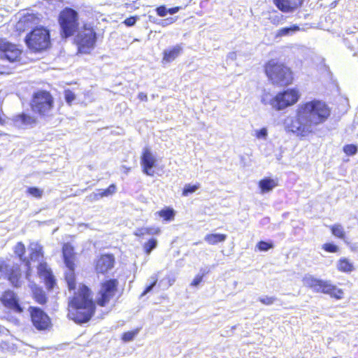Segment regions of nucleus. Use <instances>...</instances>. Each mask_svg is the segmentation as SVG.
Listing matches in <instances>:
<instances>
[{
  "instance_id": "1",
  "label": "nucleus",
  "mask_w": 358,
  "mask_h": 358,
  "mask_svg": "<svg viewBox=\"0 0 358 358\" xmlns=\"http://www.w3.org/2000/svg\"><path fill=\"white\" fill-rule=\"evenodd\" d=\"M329 115L330 109L324 102L313 100L301 106L296 116L287 117L285 127L297 136H306L313 131V126L325 122Z\"/></svg>"
},
{
  "instance_id": "2",
  "label": "nucleus",
  "mask_w": 358,
  "mask_h": 358,
  "mask_svg": "<svg viewBox=\"0 0 358 358\" xmlns=\"http://www.w3.org/2000/svg\"><path fill=\"white\" fill-rule=\"evenodd\" d=\"M95 309L91 290L82 285L69 303L68 316L77 324L85 323L92 318Z\"/></svg>"
},
{
  "instance_id": "3",
  "label": "nucleus",
  "mask_w": 358,
  "mask_h": 358,
  "mask_svg": "<svg viewBox=\"0 0 358 358\" xmlns=\"http://www.w3.org/2000/svg\"><path fill=\"white\" fill-rule=\"evenodd\" d=\"M265 73L273 85L286 86L292 81L290 69L275 59L268 61L264 66Z\"/></svg>"
},
{
  "instance_id": "4",
  "label": "nucleus",
  "mask_w": 358,
  "mask_h": 358,
  "mask_svg": "<svg viewBox=\"0 0 358 358\" xmlns=\"http://www.w3.org/2000/svg\"><path fill=\"white\" fill-rule=\"evenodd\" d=\"M54 100L52 95L46 91H39L33 96L31 107L41 119L48 120L52 116Z\"/></svg>"
},
{
  "instance_id": "5",
  "label": "nucleus",
  "mask_w": 358,
  "mask_h": 358,
  "mask_svg": "<svg viewBox=\"0 0 358 358\" xmlns=\"http://www.w3.org/2000/svg\"><path fill=\"white\" fill-rule=\"evenodd\" d=\"M302 282L304 286L312 289L315 292L327 294L337 299L343 298V292L342 289L337 288L329 281L317 279L310 274H306Z\"/></svg>"
},
{
  "instance_id": "6",
  "label": "nucleus",
  "mask_w": 358,
  "mask_h": 358,
  "mask_svg": "<svg viewBox=\"0 0 358 358\" xmlns=\"http://www.w3.org/2000/svg\"><path fill=\"white\" fill-rule=\"evenodd\" d=\"M61 34L64 38L73 36L78 29V13L71 8H65L59 13Z\"/></svg>"
},
{
  "instance_id": "7",
  "label": "nucleus",
  "mask_w": 358,
  "mask_h": 358,
  "mask_svg": "<svg viewBox=\"0 0 358 358\" xmlns=\"http://www.w3.org/2000/svg\"><path fill=\"white\" fill-rule=\"evenodd\" d=\"M25 42L28 48L35 52L44 50L50 43V32L43 27H37L27 34Z\"/></svg>"
},
{
  "instance_id": "8",
  "label": "nucleus",
  "mask_w": 358,
  "mask_h": 358,
  "mask_svg": "<svg viewBox=\"0 0 358 358\" xmlns=\"http://www.w3.org/2000/svg\"><path fill=\"white\" fill-rule=\"evenodd\" d=\"M76 40L80 52L89 53L94 47L96 41V34L92 27L85 24L83 29L76 36Z\"/></svg>"
},
{
  "instance_id": "9",
  "label": "nucleus",
  "mask_w": 358,
  "mask_h": 358,
  "mask_svg": "<svg viewBox=\"0 0 358 358\" xmlns=\"http://www.w3.org/2000/svg\"><path fill=\"white\" fill-rule=\"evenodd\" d=\"M20 267L18 264H8L4 259L0 258V278L8 279L13 286L19 287L21 285Z\"/></svg>"
},
{
  "instance_id": "10",
  "label": "nucleus",
  "mask_w": 358,
  "mask_h": 358,
  "mask_svg": "<svg viewBox=\"0 0 358 358\" xmlns=\"http://www.w3.org/2000/svg\"><path fill=\"white\" fill-rule=\"evenodd\" d=\"M117 286L118 281L116 279H109L102 282L96 297L97 304L105 306L115 295Z\"/></svg>"
},
{
  "instance_id": "11",
  "label": "nucleus",
  "mask_w": 358,
  "mask_h": 358,
  "mask_svg": "<svg viewBox=\"0 0 358 358\" xmlns=\"http://www.w3.org/2000/svg\"><path fill=\"white\" fill-rule=\"evenodd\" d=\"M38 120L29 114L22 113L13 115L10 118L6 117L4 125L13 126L19 129H28L36 126Z\"/></svg>"
},
{
  "instance_id": "12",
  "label": "nucleus",
  "mask_w": 358,
  "mask_h": 358,
  "mask_svg": "<svg viewBox=\"0 0 358 358\" xmlns=\"http://www.w3.org/2000/svg\"><path fill=\"white\" fill-rule=\"evenodd\" d=\"M21 53V50L16 45L0 38V59H6L10 62H17L19 60Z\"/></svg>"
},
{
  "instance_id": "13",
  "label": "nucleus",
  "mask_w": 358,
  "mask_h": 358,
  "mask_svg": "<svg viewBox=\"0 0 358 358\" xmlns=\"http://www.w3.org/2000/svg\"><path fill=\"white\" fill-rule=\"evenodd\" d=\"M31 322L33 325L39 331L47 329L50 325L48 315L40 308L29 306Z\"/></svg>"
},
{
  "instance_id": "14",
  "label": "nucleus",
  "mask_w": 358,
  "mask_h": 358,
  "mask_svg": "<svg viewBox=\"0 0 358 358\" xmlns=\"http://www.w3.org/2000/svg\"><path fill=\"white\" fill-rule=\"evenodd\" d=\"M0 301L5 308L16 313H23V308L20 304L19 298L13 290H6L0 296Z\"/></svg>"
},
{
  "instance_id": "15",
  "label": "nucleus",
  "mask_w": 358,
  "mask_h": 358,
  "mask_svg": "<svg viewBox=\"0 0 358 358\" xmlns=\"http://www.w3.org/2000/svg\"><path fill=\"white\" fill-rule=\"evenodd\" d=\"M278 104V110H282L287 106L295 103L299 98V92L294 89H288L283 92L277 94Z\"/></svg>"
},
{
  "instance_id": "16",
  "label": "nucleus",
  "mask_w": 358,
  "mask_h": 358,
  "mask_svg": "<svg viewBox=\"0 0 358 358\" xmlns=\"http://www.w3.org/2000/svg\"><path fill=\"white\" fill-rule=\"evenodd\" d=\"M156 158L152 154L149 148L143 149V155L141 158V164L143 167V171L145 174L150 176H154L152 168L155 166Z\"/></svg>"
},
{
  "instance_id": "17",
  "label": "nucleus",
  "mask_w": 358,
  "mask_h": 358,
  "mask_svg": "<svg viewBox=\"0 0 358 358\" xmlns=\"http://www.w3.org/2000/svg\"><path fill=\"white\" fill-rule=\"evenodd\" d=\"M115 263V257L113 255H103L96 261L95 269L99 273H105L110 270Z\"/></svg>"
},
{
  "instance_id": "18",
  "label": "nucleus",
  "mask_w": 358,
  "mask_h": 358,
  "mask_svg": "<svg viewBox=\"0 0 358 358\" xmlns=\"http://www.w3.org/2000/svg\"><path fill=\"white\" fill-rule=\"evenodd\" d=\"M275 6L282 12H292L300 6L303 0H273Z\"/></svg>"
},
{
  "instance_id": "19",
  "label": "nucleus",
  "mask_w": 358,
  "mask_h": 358,
  "mask_svg": "<svg viewBox=\"0 0 358 358\" xmlns=\"http://www.w3.org/2000/svg\"><path fill=\"white\" fill-rule=\"evenodd\" d=\"M183 47L182 44H177L164 50L163 60L166 62H171L175 60L182 52Z\"/></svg>"
},
{
  "instance_id": "20",
  "label": "nucleus",
  "mask_w": 358,
  "mask_h": 358,
  "mask_svg": "<svg viewBox=\"0 0 358 358\" xmlns=\"http://www.w3.org/2000/svg\"><path fill=\"white\" fill-rule=\"evenodd\" d=\"M62 255L66 266L74 264L75 254L74 248L69 243H65L62 248Z\"/></svg>"
},
{
  "instance_id": "21",
  "label": "nucleus",
  "mask_w": 358,
  "mask_h": 358,
  "mask_svg": "<svg viewBox=\"0 0 358 358\" xmlns=\"http://www.w3.org/2000/svg\"><path fill=\"white\" fill-rule=\"evenodd\" d=\"M30 259L34 262H41L43 258V247L38 243H31L29 245Z\"/></svg>"
},
{
  "instance_id": "22",
  "label": "nucleus",
  "mask_w": 358,
  "mask_h": 358,
  "mask_svg": "<svg viewBox=\"0 0 358 358\" xmlns=\"http://www.w3.org/2000/svg\"><path fill=\"white\" fill-rule=\"evenodd\" d=\"M99 191L100 192L93 193V194H90V198L92 200H98L103 197H107V196H111L116 192L117 187H116L115 185L112 184L107 189H99Z\"/></svg>"
},
{
  "instance_id": "23",
  "label": "nucleus",
  "mask_w": 358,
  "mask_h": 358,
  "mask_svg": "<svg viewBox=\"0 0 358 358\" xmlns=\"http://www.w3.org/2000/svg\"><path fill=\"white\" fill-rule=\"evenodd\" d=\"M67 271L65 272V279L68 285L69 290L75 289L76 288V278H75V264L66 266Z\"/></svg>"
},
{
  "instance_id": "24",
  "label": "nucleus",
  "mask_w": 358,
  "mask_h": 358,
  "mask_svg": "<svg viewBox=\"0 0 358 358\" xmlns=\"http://www.w3.org/2000/svg\"><path fill=\"white\" fill-rule=\"evenodd\" d=\"M261 102L264 105H270L271 107L278 110V96H273V95L268 92H264L261 98Z\"/></svg>"
},
{
  "instance_id": "25",
  "label": "nucleus",
  "mask_w": 358,
  "mask_h": 358,
  "mask_svg": "<svg viewBox=\"0 0 358 358\" xmlns=\"http://www.w3.org/2000/svg\"><path fill=\"white\" fill-rule=\"evenodd\" d=\"M277 186V182L271 178H265L259 182V187L263 193L271 191Z\"/></svg>"
},
{
  "instance_id": "26",
  "label": "nucleus",
  "mask_w": 358,
  "mask_h": 358,
  "mask_svg": "<svg viewBox=\"0 0 358 358\" xmlns=\"http://www.w3.org/2000/svg\"><path fill=\"white\" fill-rule=\"evenodd\" d=\"M14 252L17 255L20 261L25 263L26 266L29 268L30 267V261L24 257L25 253V247L22 242L17 243L14 248Z\"/></svg>"
},
{
  "instance_id": "27",
  "label": "nucleus",
  "mask_w": 358,
  "mask_h": 358,
  "mask_svg": "<svg viewBox=\"0 0 358 358\" xmlns=\"http://www.w3.org/2000/svg\"><path fill=\"white\" fill-rule=\"evenodd\" d=\"M227 239V235L222 234H207L204 240L210 245H215L218 243L225 241Z\"/></svg>"
},
{
  "instance_id": "28",
  "label": "nucleus",
  "mask_w": 358,
  "mask_h": 358,
  "mask_svg": "<svg viewBox=\"0 0 358 358\" xmlns=\"http://www.w3.org/2000/svg\"><path fill=\"white\" fill-rule=\"evenodd\" d=\"M181 9V7L176 6L167 8L166 6L162 5L156 8L155 11L160 17H165L167 14L174 15Z\"/></svg>"
},
{
  "instance_id": "29",
  "label": "nucleus",
  "mask_w": 358,
  "mask_h": 358,
  "mask_svg": "<svg viewBox=\"0 0 358 358\" xmlns=\"http://www.w3.org/2000/svg\"><path fill=\"white\" fill-rule=\"evenodd\" d=\"M338 269L343 272H351L354 270V266L348 259L341 258L338 263Z\"/></svg>"
},
{
  "instance_id": "30",
  "label": "nucleus",
  "mask_w": 358,
  "mask_h": 358,
  "mask_svg": "<svg viewBox=\"0 0 358 358\" xmlns=\"http://www.w3.org/2000/svg\"><path fill=\"white\" fill-rule=\"evenodd\" d=\"M34 297L37 303L43 305L47 302V297L45 292L41 288H36L34 292Z\"/></svg>"
},
{
  "instance_id": "31",
  "label": "nucleus",
  "mask_w": 358,
  "mask_h": 358,
  "mask_svg": "<svg viewBox=\"0 0 358 358\" xmlns=\"http://www.w3.org/2000/svg\"><path fill=\"white\" fill-rule=\"evenodd\" d=\"M157 213H158L159 215L164 218V220L166 221L173 220L175 216V211L173 208H164Z\"/></svg>"
},
{
  "instance_id": "32",
  "label": "nucleus",
  "mask_w": 358,
  "mask_h": 358,
  "mask_svg": "<svg viewBox=\"0 0 358 358\" xmlns=\"http://www.w3.org/2000/svg\"><path fill=\"white\" fill-rule=\"evenodd\" d=\"M331 231L334 236L341 238L344 239L345 236V232L343 226L340 224H336L331 226Z\"/></svg>"
},
{
  "instance_id": "33",
  "label": "nucleus",
  "mask_w": 358,
  "mask_h": 358,
  "mask_svg": "<svg viewBox=\"0 0 358 358\" xmlns=\"http://www.w3.org/2000/svg\"><path fill=\"white\" fill-rule=\"evenodd\" d=\"M299 30V27L297 25H292L287 27H283L278 30L277 36H284L290 35Z\"/></svg>"
},
{
  "instance_id": "34",
  "label": "nucleus",
  "mask_w": 358,
  "mask_h": 358,
  "mask_svg": "<svg viewBox=\"0 0 358 358\" xmlns=\"http://www.w3.org/2000/svg\"><path fill=\"white\" fill-rule=\"evenodd\" d=\"M200 188V184L196 183L194 185L186 184L183 188L182 195L183 196H187L195 192L197 189Z\"/></svg>"
},
{
  "instance_id": "35",
  "label": "nucleus",
  "mask_w": 358,
  "mask_h": 358,
  "mask_svg": "<svg viewBox=\"0 0 358 358\" xmlns=\"http://www.w3.org/2000/svg\"><path fill=\"white\" fill-rule=\"evenodd\" d=\"M158 281V278L157 275H153L150 277L148 279V282H150L149 285H148L143 291V292L141 294V296H143L146 295L148 293L150 292L154 287L156 285L157 282Z\"/></svg>"
},
{
  "instance_id": "36",
  "label": "nucleus",
  "mask_w": 358,
  "mask_h": 358,
  "mask_svg": "<svg viewBox=\"0 0 358 358\" xmlns=\"http://www.w3.org/2000/svg\"><path fill=\"white\" fill-rule=\"evenodd\" d=\"M26 192L36 199L42 198L43 195V189L36 187H30L27 189Z\"/></svg>"
},
{
  "instance_id": "37",
  "label": "nucleus",
  "mask_w": 358,
  "mask_h": 358,
  "mask_svg": "<svg viewBox=\"0 0 358 358\" xmlns=\"http://www.w3.org/2000/svg\"><path fill=\"white\" fill-rule=\"evenodd\" d=\"M157 245V241L155 238L150 239L144 245V250L146 254L149 255Z\"/></svg>"
},
{
  "instance_id": "38",
  "label": "nucleus",
  "mask_w": 358,
  "mask_h": 358,
  "mask_svg": "<svg viewBox=\"0 0 358 358\" xmlns=\"http://www.w3.org/2000/svg\"><path fill=\"white\" fill-rule=\"evenodd\" d=\"M358 148L354 144L346 145L343 148L344 152L349 156H353L357 152Z\"/></svg>"
},
{
  "instance_id": "39",
  "label": "nucleus",
  "mask_w": 358,
  "mask_h": 358,
  "mask_svg": "<svg viewBox=\"0 0 358 358\" xmlns=\"http://www.w3.org/2000/svg\"><path fill=\"white\" fill-rule=\"evenodd\" d=\"M258 300L264 305L270 306L277 301V298L275 296H263L259 297Z\"/></svg>"
},
{
  "instance_id": "40",
  "label": "nucleus",
  "mask_w": 358,
  "mask_h": 358,
  "mask_svg": "<svg viewBox=\"0 0 358 358\" xmlns=\"http://www.w3.org/2000/svg\"><path fill=\"white\" fill-rule=\"evenodd\" d=\"M178 19V17H169L166 19L159 20L156 23L162 27H166L175 22Z\"/></svg>"
},
{
  "instance_id": "41",
  "label": "nucleus",
  "mask_w": 358,
  "mask_h": 358,
  "mask_svg": "<svg viewBox=\"0 0 358 358\" xmlns=\"http://www.w3.org/2000/svg\"><path fill=\"white\" fill-rule=\"evenodd\" d=\"M138 334V329H136L131 331H127L122 335V338L124 341L129 342L132 341Z\"/></svg>"
},
{
  "instance_id": "42",
  "label": "nucleus",
  "mask_w": 358,
  "mask_h": 358,
  "mask_svg": "<svg viewBox=\"0 0 358 358\" xmlns=\"http://www.w3.org/2000/svg\"><path fill=\"white\" fill-rule=\"evenodd\" d=\"M257 247L261 251H268L273 247V243L261 241L258 243Z\"/></svg>"
},
{
  "instance_id": "43",
  "label": "nucleus",
  "mask_w": 358,
  "mask_h": 358,
  "mask_svg": "<svg viewBox=\"0 0 358 358\" xmlns=\"http://www.w3.org/2000/svg\"><path fill=\"white\" fill-rule=\"evenodd\" d=\"M322 248L329 252H336L338 250V247L333 243H325L322 245Z\"/></svg>"
},
{
  "instance_id": "44",
  "label": "nucleus",
  "mask_w": 358,
  "mask_h": 358,
  "mask_svg": "<svg viewBox=\"0 0 358 358\" xmlns=\"http://www.w3.org/2000/svg\"><path fill=\"white\" fill-rule=\"evenodd\" d=\"M138 17L137 16H132L124 20V24L127 27L134 26Z\"/></svg>"
},
{
  "instance_id": "45",
  "label": "nucleus",
  "mask_w": 358,
  "mask_h": 358,
  "mask_svg": "<svg viewBox=\"0 0 358 358\" xmlns=\"http://www.w3.org/2000/svg\"><path fill=\"white\" fill-rule=\"evenodd\" d=\"M65 100L68 103H71L76 98L73 92L70 90L65 91Z\"/></svg>"
},
{
  "instance_id": "46",
  "label": "nucleus",
  "mask_w": 358,
  "mask_h": 358,
  "mask_svg": "<svg viewBox=\"0 0 358 358\" xmlns=\"http://www.w3.org/2000/svg\"><path fill=\"white\" fill-rule=\"evenodd\" d=\"M39 264L38 265V271L40 274H46L48 273L47 271V265L45 263L39 262Z\"/></svg>"
},
{
  "instance_id": "47",
  "label": "nucleus",
  "mask_w": 358,
  "mask_h": 358,
  "mask_svg": "<svg viewBox=\"0 0 358 358\" xmlns=\"http://www.w3.org/2000/svg\"><path fill=\"white\" fill-rule=\"evenodd\" d=\"M257 137L258 138H266L267 136V130L266 128H262L258 131H257Z\"/></svg>"
},
{
  "instance_id": "48",
  "label": "nucleus",
  "mask_w": 358,
  "mask_h": 358,
  "mask_svg": "<svg viewBox=\"0 0 358 358\" xmlns=\"http://www.w3.org/2000/svg\"><path fill=\"white\" fill-rule=\"evenodd\" d=\"M147 234V228H140L135 231L134 235L136 236H142Z\"/></svg>"
},
{
  "instance_id": "49",
  "label": "nucleus",
  "mask_w": 358,
  "mask_h": 358,
  "mask_svg": "<svg viewBox=\"0 0 358 358\" xmlns=\"http://www.w3.org/2000/svg\"><path fill=\"white\" fill-rule=\"evenodd\" d=\"M203 278H202V275H197L194 279L193 280V281L191 283V285L192 286H198L201 282L202 281Z\"/></svg>"
},
{
  "instance_id": "50",
  "label": "nucleus",
  "mask_w": 358,
  "mask_h": 358,
  "mask_svg": "<svg viewBox=\"0 0 358 358\" xmlns=\"http://www.w3.org/2000/svg\"><path fill=\"white\" fill-rule=\"evenodd\" d=\"M160 232L159 228H147V234L154 235L158 234Z\"/></svg>"
},
{
  "instance_id": "51",
  "label": "nucleus",
  "mask_w": 358,
  "mask_h": 358,
  "mask_svg": "<svg viewBox=\"0 0 358 358\" xmlns=\"http://www.w3.org/2000/svg\"><path fill=\"white\" fill-rule=\"evenodd\" d=\"M236 59V53L235 52H229L227 55V60L234 61Z\"/></svg>"
},
{
  "instance_id": "52",
  "label": "nucleus",
  "mask_w": 358,
  "mask_h": 358,
  "mask_svg": "<svg viewBox=\"0 0 358 358\" xmlns=\"http://www.w3.org/2000/svg\"><path fill=\"white\" fill-rule=\"evenodd\" d=\"M210 271V269L208 267L202 268L200 269V273L199 275H202V278L205 275L208 273Z\"/></svg>"
},
{
  "instance_id": "53",
  "label": "nucleus",
  "mask_w": 358,
  "mask_h": 358,
  "mask_svg": "<svg viewBox=\"0 0 358 358\" xmlns=\"http://www.w3.org/2000/svg\"><path fill=\"white\" fill-rule=\"evenodd\" d=\"M47 283H48V286L50 289L52 288L53 284H54V280H53L52 276L47 277Z\"/></svg>"
},
{
  "instance_id": "54",
  "label": "nucleus",
  "mask_w": 358,
  "mask_h": 358,
  "mask_svg": "<svg viewBox=\"0 0 358 358\" xmlns=\"http://www.w3.org/2000/svg\"><path fill=\"white\" fill-rule=\"evenodd\" d=\"M168 280H169V283L166 285V287H169V286H171L173 282H174L173 280H171L169 278H168Z\"/></svg>"
},
{
  "instance_id": "55",
  "label": "nucleus",
  "mask_w": 358,
  "mask_h": 358,
  "mask_svg": "<svg viewBox=\"0 0 358 358\" xmlns=\"http://www.w3.org/2000/svg\"><path fill=\"white\" fill-rule=\"evenodd\" d=\"M139 96H140V98L141 99H143V98H147V96L145 94H140Z\"/></svg>"
},
{
  "instance_id": "56",
  "label": "nucleus",
  "mask_w": 358,
  "mask_h": 358,
  "mask_svg": "<svg viewBox=\"0 0 358 358\" xmlns=\"http://www.w3.org/2000/svg\"><path fill=\"white\" fill-rule=\"evenodd\" d=\"M164 281V279L162 280L159 282V286H162V284H163Z\"/></svg>"
},
{
  "instance_id": "57",
  "label": "nucleus",
  "mask_w": 358,
  "mask_h": 358,
  "mask_svg": "<svg viewBox=\"0 0 358 358\" xmlns=\"http://www.w3.org/2000/svg\"><path fill=\"white\" fill-rule=\"evenodd\" d=\"M262 221L264 222V223H266L268 221V218H264L263 219Z\"/></svg>"
},
{
  "instance_id": "58",
  "label": "nucleus",
  "mask_w": 358,
  "mask_h": 358,
  "mask_svg": "<svg viewBox=\"0 0 358 358\" xmlns=\"http://www.w3.org/2000/svg\"><path fill=\"white\" fill-rule=\"evenodd\" d=\"M334 358H336V357H334Z\"/></svg>"
}]
</instances>
